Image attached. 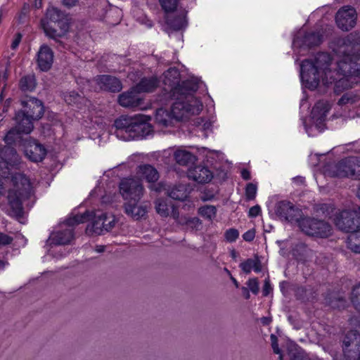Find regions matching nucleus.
<instances>
[{"label":"nucleus","mask_w":360,"mask_h":360,"mask_svg":"<svg viewBox=\"0 0 360 360\" xmlns=\"http://www.w3.org/2000/svg\"><path fill=\"white\" fill-rule=\"evenodd\" d=\"M335 56V70L329 54L318 53L314 60H304L301 64L300 76L305 87L315 89L321 82L328 85L335 82L334 91L340 94L359 82L360 77V32L338 39L333 46Z\"/></svg>","instance_id":"nucleus-1"},{"label":"nucleus","mask_w":360,"mask_h":360,"mask_svg":"<svg viewBox=\"0 0 360 360\" xmlns=\"http://www.w3.org/2000/svg\"><path fill=\"white\" fill-rule=\"evenodd\" d=\"M31 192V184L24 174L16 173L12 176L8 193L9 214L17 219L22 217V201L30 195Z\"/></svg>","instance_id":"nucleus-2"},{"label":"nucleus","mask_w":360,"mask_h":360,"mask_svg":"<svg viewBox=\"0 0 360 360\" xmlns=\"http://www.w3.org/2000/svg\"><path fill=\"white\" fill-rule=\"evenodd\" d=\"M41 23L46 36L54 39L63 37L69 30L66 16L55 7L47 9Z\"/></svg>","instance_id":"nucleus-3"},{"label":"nucleus","mask_w":360,"mask_h":360,"mask_svg":"<svg viewBox=\"0 0 360 360\" xmlns=\"http://www.w3.org/2000/svg\"><path fill=\"white\" fill-rule=\"evenodd\" d=\"M202 104L192 94L183 96L172 105V115L175 120H183L192 115L198 114Z\"/></svg>","instance_id":"nucleus-4"},{"label":"nucleus","mask_w":360,"mask_h":360,"mask_svg":"<svg viewBox=\"0 0 360 360\" xmlns=\"http://www.w3.org/2000/svg\"><path fill=\"white\" fill-rule=\"evenodd\" d=\"M297 223L301 231L310 236L327 238L332 233L331 226L323 220L304 217L299 219Z\"/></svg>","instance_id":"nucleus-5"},{"label":"nucleus","mask_w":360,"mask_h":360,"mask_svg":"<svg viewBox=\"0 0 360 360\" xmlns=\"http://www.w3.org/2000/svg\"><path fill=\"white\" fill-rule=\"evenodd\" d=\"M32 119L22 111L18 112L15 117V127L11 129L4 137L7 144H11L20 138L21 134H30L33 129Z\"/></svg>","instance_id":"nucleus-6"},{"label":"nucleus","mask_w":360,"mask_h":360,"mask_svg":"<svg viewBox=\"0 0 360 360\" xmlns=\"http://www.w3.org/2000/svg\"><path fill=\"white\" fill-rule=\"evenodd\" d=\"M92 214L86 212L82 214H77L67 220L66 224L69 226L64 231H58L51 234L50 240L55 245H65L70 242L73 238L71 226L86 222Z\"/></svg>","instance_id":"nucleus-7"},{"label":"nucleus","mask_w":360,"mask_h":360,"mask_svg":"<svg viewBox=\"0 0 360 360\" xmlns=\"http://www.w3.org/2000/svg\"><path fill=\"white\" fill-rule=\"evenodd\" d=\"M333 177H348L360 176V158H349L332 166L328 172Z\"/></svg>","instance_id":"nucleus-8"},{"label":"nucleus","mask_w":360,"mask_h":360,"mask_svg":"<svg viewBox=\"0 0 360 360\" xmlns=\"http://www.w3.org/2000/svg\"><path fill=\"white\" fill-rule=\"evenodd\" d=\"M335 226L345 232L355 233L360 228V214L357 210H342L333 219Z\"/></svg>","instance_id":"nucleus-9"},{"label":"nucleus","mask_w":360,"mask_h":360,"mask_svg":"<svg viewBox=\"0 0 360 360\" xmlns=\"http://www.w3.org/2000/svg\"><path fill=\"white\" fill-rule=\"evenodd\" d=\"M120 193L127 202H139L143 195V187L139 179H123L120 185Z\"/></svg>","instance_id":"nucleus-10"},{"label":"nucleus","mask_w":360,"mask_h":360,"mask_svg":"<svg viewBox=\"0 0 360 360\" xmlns=\"http://www.w3.org/2000/svg\"><path fill=\"white\" fill-rule=\"evenodd\" d=\"M343 353L346 360L360 359V335L356 331L347 333L343 340Z\"/></svg>","instance_id":"nucleus-11"},{"label":"nucleus","mask_w":360,"mask_h":360,"mask_svg":"<svg viewBox=\"0 0 360 360\" xmlns=\"http://www.w3.org/2000/svg\"><path fill=\"white\" fill-rule=\"evenodd\" d=\"M357 13L351 6H344L338 10L335 16L338 27L342 30L347 31L354 27Z\"/></svg>","instance_id":"nucleus-12"},{"label":"nucleus","mask_w":360,"mask_h":360,"mask_svg":"<svg viewBox=\"0 0 360 360\" xmlns=\"http://www.w3.org/2000/svg\"><path fill=\"white\" fill-rule=\"evenodd\" d=\"M25 154L31 161L40 162L46 156V150L39 143L30 140L25 145Z\"/></svg>","instance_id":"nucleus-13"},{"label":"nucleus","mask_w":360,"mask_h":360,"mask_svg":"<svg viewBox=\"0 0 360 360\" xmlns=\"http://www.w3.org/2000/svg\"><path fill=\"white\" fill-rule=\"evenodd\" d=\"M22 105L24 108L22 112L27 114L32 120H38L44 114L42 103L35 98H29L26 101H22Z\"/></svg>","instance_id":"nucleus-14"},{"label":"nucleus","mask_w":360,"mask_h":360,"mask_svg":"<svg viewBox=\"0 0 360 360\" xmlns=\"http://www.w3.org/2000/svg\"><path fill=\"white\" fill-rule=\"evenodd\" d=\"M106 214L102 212H96L94 213L93 221L88 224L86 232L89 235H100L104 231H108L107 225L105 224Z\"/></svg>","instance_id":"nucleus-15"},{"label":"nucleus","mask_w":360,"mask_h":360,"mask_svg":"<svg viewBox=\"0 0 360 360\" xmlns=\"http://www.w3.org/2000/svg\"><path fill=\"white\" fill-rule=\"evenodd\" d=\"M53 62V52L51 49L46 44L41 46L37 53V64L42 71L49 70Z\"/></svg>","instance_id":"nucleus-16"},{"label":"nucleus","mask_w":360,"mask_h":360,"mask_svg":"<svg viewBox=\"0 0 360 360\" xmlns=\"http://www.w3.org/2000/svg\"><path fill=\"white\" fill-rule=\"evenodd\" d=\"M155 208L158 214L166 217L171 215L174 219L179 217V212L174 205L168 202L167 199L159 198L155 202Z\"/></svg>","instance_id":"nucleus-17"},{"label":"nucleus","mask_w":360,"mask_h":360,"mask_svg":"<svg viewBox=\"0 0 360 360\" xmlns=\"http://www.w3.org/2000/svg\"><path fill=\"white\" fill-rule=\"evenodd\" d=\"M298 210L293 205L288 201L279 202L276 207V214L283 219L292 221L297 215Z\"/></svg>","instance_id":"nucleus-18"},{"label":"nucleus","mask_w":360,"mask_h":360,"mask_svg":"<svg viewBox=\"0 0 360 360\" xmlns=\"http://www.w3.org/2000/svg\"><path fill=\"white\" fill-rule=\"evenodd\" d=\"M188 176L200 184H205L211 181L212 173L205 167L197 166L188 170Z\"/></svg>","instance_id":"nucleus-19"},{"label":"nucleus","mask_w":360,"mask_h":360,"mask_svg":"<svg viewBox=\"0 0 360 360\" xmlns=\"http://www.w3.org/2000/svg\"><path fill=\"white\" fill-rule=\"evenodd\" d=\"M114 127H116V131L114 133L117 137H120V133L122 131L130 132L131 131H136L137 129H142V125L137 124L136 122L132 119L122 117L117 119L114 121Z\"/></svg>","instance_id":"nucleus-20"},{"label":"nucleus","mask_w":360,"mask_h":360,"mask_svg":"<svg viewBox=\"0 0 360 360\" xmlns=\"http://www.w3.org/2000/svg\"><path fill=\"white\" fill-rule=\"evenodd\" d=\"M138 93L135 90V87L129 92L124 93L119 97L118 102L123 106L127 108L139 107L142 99L136 94Z\"/></svg>","instance_id":"nucleus-21"},{"label":"nucleus","mask_w":360,"mask_h":360,"mask_svg":"<svg viewBox=\"0 0 360 360\" xmlns=\"http://www.w3.org/2000/svg\"><path fill=\"white\" fill-rule=\"evenodd\" d=\"M330 109V104L327 101H321L317 102L311 110L312 119L316 122L322 123Z\"/></svg>","instance_id":"nucleus-22"},{"label":"nucleus","mask_w":360,"mask_h":360,"mask_svg":"<svg viewBox=\"0 0 360 360\" xmlns=\"http://www.w3.org/2000/svg\"><path fill=\"white\" fill-rule=\"evenodd\" d=\"M136 174L139 178L144 179L148 182L156 181L159 178L157 169L150 165H142L138 167Z\"/></svg>","instance_id":"nucleus-23"},{"label":"nucleus","mask_w":360,"mask_h":360,"mask_svg":"<svg viewBox=\"0 0 360 360\" xmlns=\"http://www.w3.org/2000/svg\"><path fill=\"white\" fill-rule=\"evenodd\" d=\"M0 156L5 164L13 166L19 162L20 158L15 150L11 146H5L0 151Z\"/></svg>","instance_id":"nucleus-24"},{"label":"nucleus","mask_w":360,"mask_h":360,"mask_svg":"<svg viewBox=\"0 0 360 360\" xmlns=\"http://www.w3.org/2000/svg\"><path fill=\"white\" fill-rule=\"evenodd\" d=\"M174 158L176 163L182 166L193 164L196 160L193 153L184 149H177L174 153Z\"/></svg>","instance_id":"nucleus-25"},{"label":"nucleus","mask_w":360,"mask_h":360,"mask_svg":"<svg viewBox=\"0 0 360 360\" xmlns=\"http://www.w3.org/2000/svg\"><path fill=\"white\" fill-rule=\"evenodd\" d=\"M138 202L130 201L125 205L126 212L132 217L139 219L143 217L147 212L146 208L137 205Z\"/></svg>","instance_id":"nucleus-26"},{"label":"nucleus","mask_w":360,"mask_h":360,"mask_svg":"<svg viewBox=\"0 0 360 360\" xmlns=\"http://www.w3.org/2000/svg\"><path fill=\"white\" fill-rule=\"evenodd\" d=\"M158 85V81L155 77L144 78L135 86L138 93L150 92L153 91Z\"/></svg>","instance_id":"nucleus-27"},{"label":"nucleus","mask_w":360,"mask_h":360,"mask_svg":"<svg viewBox=\"0 0 360 360\" xmlns=\"http://www.w3.org/2000/svg\"><path fill=\"white\" fill-rule=\"evenodd\" d=\"M174 120L172 113H169L165 109L160 108L157 110L155 121L158 124L162 127H168L172 124Z\"/></svg>","instance_id":"nucleus-28"},{"label":"nucleus","mask_w":360,"mask_h":360,"mask_svg":"<svg viewBox=\"0 0 360 360\" xmlns=\"http://www.w3.org/2000/svg\"><path fill=\"white\" fill-rule=\"evenodd\" d=\"M240 267L245 274H250L252 270H254L256 273L262 271L261 262L257 257L246 259L240 263Z\"/></svg>","instance_id":"nucleus-29"},{"label":"nucleus","mask_w":360,"mask_h":360,"mask_svg":"<svg viewBox=\"0 0 360 360\" xmlns=\"http://www.w3.org/2000/svg\"><path fill=\"white\" fill-rule=\"evenodd\" d=\"M169 195L178 200H184L187 198L188 195V189L184 184H179L175 186L171 190L168 191Z\"/></svg>","instance_id":"nucleus-30"},{"label":"nucleus","mask_w":360,"mask_h":360,"mask_svg":"<svg viewBox=\"0 0 360 360\" xmlns=\"http://www.w3.org/2000/svg\"><path fill=\"white\" fill-rule=\"evenodd\" d=\"M167 23L172 29L174 30H180L185 28L187 25V20L185 13L181 12L179 15L173 19L167 17Z\"/></svg>","instance_id":"nucleus-31"},{"label":"nucleus","mask_w":360,"mask_h":360,"mask_svg":"<svg viewBox=\"0 0 360 360\" xmlns=\"http://www.w3.org/2000/svg\"><path fill=\"white\" fill-rule=\"evenodd\" d=\"M347 246L353 252L360 254V231H356L349 236Z\"/></svg>","instance_id":"nucleus-32"},{"label":"nucleus","mask_w":360,"mask_h":360,"mask_svg":"<svg viewBox=\"0 0 360 360\" xmlns=\"http://www.w3.org/2000/svg\"><path fill=\"white\" fill-rule=\"evenodd\" d=\"M179 71L176 68L169 69L165 73V84L172 86L179 82Z\"/></svg>","instance_id":"nucleus-33"},{"label":"nucleus","mask_w":360,"mask_h":360,"mask_svg":"<svg viewBox=\"0 0 360 360\" xmlns=\"http://www.w3.org/2000/svg\"><path fill=\"white\" fill-rule=\"evenodd\" d=\"M35 86L36 82L34 75H27L20 79V86L23 91H32Z\"/></svg>","instance_id":"nucleus-34"},{"label":"nucleus","mask_w":360,"mask_h":360,"mask_svg":"<svg viewBox=\"0 0 360 360\" xmlns=\"http://www.w3.org/2000/svg\"><path fill=\"white\" fill-rule=\"evenodd\" d=\"M322 41L319 33L311 32L305 35L303 44L308 46H316Z\"/></svg>","instance_id":"nucleus-35"},{"label":"nucleus","mask_w":360,"mask_h":360,"mask_svg":"<svg viewBox=\"0 0 360 360\" xmlns=\"http://www.w3.org/2000/svg\"><path fill=\"white\" fill-rule=\"evenodd\" d=\"M99 88L103 90L110 91L112 86V80L109 75H101L96 79Z\"/></svg>","instance_id":"nucleus-36"},{"label":"nucleus","mask_w":360,"mask_h":360,"mask_svg":"<svg viewBox=\"0 0 360 360\" xmlns=\"http://www.w3.org/2000/svg\"><path fill=\"white\" fill-rule=\"evenodd\" d=\"M198 213L203 217L212 220L217 214V210L214 206L205 205L199 208Z\"/></svg>","instance_id":"nucleus-37"},{"label":"nucleus","mask_w":360,"mask_h":360,"mask_svg":"<svg viewBox=\"0 0 360 360\" xmlns=\"http://www.w3.org/2000/svg\"><path fill=\"white\" fill-rule=\"evenodd\" d=\"M64 100L68 104L72 105L79 103L82 98L75 91H70L64 94Z\"/></svg>","instance_id":"nucleus-38"},{"label":"nucleus","mask_w":360,"mask_h":360,"mask_svg":"<svg viewBox=\"0 0 360 360\" xmlns=\"http://www.w3.org/2000/svg\"><path fill=\"white\" fill-rule=\"evenodd\" d=\"M359 96L357 94L353 92H347L341 97L338 103L340 105H345L348 103L352 104L359 101Z\"/></svg>","instance_id":"nucleus-39"},{"label":"nucleus","mask_w":360,"mask_h":360,"mask_svg":"<svg viewBox=\"0 0 360 360\" xmlns=\"http://www.w3.org/2000/svg\"><path fill=\"white\" fill-rule=\"evenodd\" d=\"M351 300L354 307L360 311V284L354 286L352 291Z\"/></svg>","instance_id":"nucleus-40"},{"label":"nucleus","mask_w":360,"mask_h":360,"mask_svg":"<svg viewBox=\"0 0 360 360\" xmlns=\"http://www.w3.org/2000/svg\"><path fill=\"white\" fill-rule=\"evenodd\" d=\"M162 9L166 12L174 11L177 6L178 0H159Z\"/></svg>","instance_id":"nucleus-41"},{"label":"nucleus","mask_w":360,"mask_h":360,"mask_svg":"<svg viewBox=\"0 0 360 360\" xmlns=\"http://www.w3.org/2000/svg\"><path fill=\"white\" fill-rule=\"evenodd\" d=\"M326 303L332 308H342L345 306L346 300L342 297H333L326 300Z\"/></svg>","instance_id":"nucleus-42"},{"label":"nucleus","mask_w":360,"mask_h":360,"mask_svg":"<svg viewBox=\"0 0 360 360\" xmlns=\"http://www.w3.org/2000/svg\"><path fill=\"white\" fill-rule=\"evenodd\" d=\"M257 185L254 184L252 183H249L246 186V188H245L246 198L248 200L255 199L256 194H257Z\"/></svg>","instance_id":"nucleus-43"},{"label":"nucleus","mask_w":360,"mask_h":360,"mask_svg":"<svg viewBox=\"0 0 360 360\" xmlns=\"http://www.w3.org/2000/svg\"><path fill=\"white\" fill-rule=\"evenodd\" d=\"M187 226L193 230H199L201 228V221L197 217H193L186 221Z\"/></svg>","instance_id":"nucleus-44"},{"label":"nucleus","mask_w":360,"mask_h":360,"mask_svg":"<svg viewBox=\"0 0 360 360\" xmlns=\"http://www.w3.org/2000/svg\"><path fill=\"white\" fill-rule=\"evenodd\" d=\"M247 285L249 290H250L253 294L257 295L259 290V283L257 278H250L247 281Z\"/></svg>","instance_id":"nucleus-45"},{"label":"nucleus","mask_w":360,"mask_h":360,"mask_svg":"<svg viewBox=\"0 0 360 360\" xmlns=\"http://www.w3.org/2000/svg\"><path fill=\"white\" fill-rule=\"evenodd\" d=\"M238 236L239 233L238 230L234 229H230L225 233V238L226 240L231 243L236 241Z\"/></svg>","instance_id":"nucleus-46"},{"label":"nucleus","mask_w":360,"mask_h":360,"mask_svg":"<svg viewBox=\"0 0 360 360\" xmlns=\"http://www.w3.org/2000/svg\"><path fill=\"white\" fill-rule=\"evenodd\" d=\"M13 240V238L4 233H0V248L10 244Z\"/></svg>","instance_id":"nucleus-47"},{"label":"nucleus","mask_w":360,"mask_h":360,"mask_svg":"<svg viewBox=\"0 0 360 360\" xmlns=\"http://www.w3.org/2000/svg\"><path fill=\"white\" fill-rule=\"evenodd\" d=\"M13 240V238L4 233H0V248L10 244Z\"/></svg>","instance_id":"nucleus-48"},{"label":"nucleus","mask_w":360,"mask_h":360,"mask_svg":"<svg viewBox=\"0 0 360 360\" xmlns=\"http://www.w3.org/2000/svg\"><path fill=\"white\" fill-rule=\"evenodd\" d=\"M255 236V232L254 230H249L246 231L243 235V238L245 241L250 242L252 241Z\"/></svg>","instance_id":"nucleus-49"},{"label":"nucleus","mask_w":360,"mask_h":360,"mask_svg":"<svg viewBox=\"0 0 360 360\" xmlns=\"http://www.w3.org/2000/svg\"><path fill=\"white\" fill-rule=\"evenodd\" d=\"M261 212V208L259 205L252 207L249 210V216L255 217L258 216Z\"/></svg>","instance_id":"nucleus-50"},{"label":"nucleus","mask_w":360,"mask_h":360,"mask_svg":"<svg viewBox=\"0 0 360 360\" xmlns=\"http://www.w3.org/2000/svg\"><path fill=\"white\" fill-rule=\"evenodd\" d=\"M271 339L272 340V348L274 349V352L276 354H280L281 351H280V349L278 348L276 337L274 335H271Z\"/></svg>","instance_id":"nucleus-51"},{"label":"nucleus","mask_w":360,"mask_h":360,"mask_svg":"<svg viewBox=\"0 0 360 360\" xmlns=\"http://www.w3.org/2000/svg\"><path fill=\"white\" fill-rule=\"evenodd\" d=\"M8 77L6 70L3 69L0 70V85L4 84Z\"/></svg>","instance_id":"nucleus-52"},{"label":"nucleus","mask_w":360,"mask_h":360,"mask_svg":"<svg viewBox=\"0 0 360 360\" xmlns=\"http://www.w3.org/2000/svg\"><path fill=\"white\" fill-rule=\"evenodd\" d=\"M271 290V285L268 281H265L263 289V295L266 296Z\"/></svg>","instance_id":"nucleus-53"},{"label":"nucleus","mask_w":360,"mask_h":360,"mask_svg":"<svg viewBox=\"0 0 360 360\" xmlns=\"http://www.w3.org/2000/svg\"><path fill=\"white\" fill-rule=\"evenodd\" d=\"M241 291L243 297L248 300L250 297V290L247 287H242Z\"/></svg>","instance_id":"nucleus-54"},{"label":"nucleus","mask_w":360,"mask_h":360,"mask_svg":"<svg viewBox=\"0 0 360 360\" xmlns=\"http://www.w3.org/2000/svg\"><path fill=\"white\" fill-rule=\"evenodd\" d=\"M121 89L122 85L118 79L114 78V91H120Z\"/></svg>","instance_id":"nucleus-55"},{"label":"nucleus","mask_w":360,"mask_h":360,"mask_svg":"<svg viewBox=\"0 0 360 360\" xmlns=\"http://www.w3.org/2000/svg\"><path fill=\"white\" fill-rule=\"evenodd\" d=\"M63 4L68 7H72L76 4L77 0H63Z\"/></svg>","instance_id":"nucleus-56"},{"label":"nucleus","mask_w":360,"mask_h":360,"mask_svg":"<svg viewBox=\"0 0 360 360\" xmlns=\"http://www.w3.org/2000/svg\"><path fill=\"white\" fill-rule=\"evenodd\" d=\"M241 176L245 180H249L251 177L250 172L247 169H243L241 171Z\"/></svg>","instance_id":"nucleus-57"},{"label":"nucleus","mask_w":360,"mask_h":360,"mask_svg":"<svg viewBox=\"0 0 360 360\" xmlns=\"http://www.w3.org/2000/svg\"><path fill=\"white\" fill-rule=\"evenodd\" d=\"M20 39H21V35L18 34L17 37L13 40L12 45H11V46L13 49H15L19 45Z\"/></svg>","instance_id":"nucleus-58"},{"label":"nucleus","mask_w":360,"mask_h":360,"mask_svg":"<svg viewBox=\"0 0 360 360\" xmlns=\"http://www.w3.org/2000/svg\"><path fill=\"white\" fill-rule=\"evenodd\" d=\"M105 247L103 245H98L96 248V252H103L105 250Z\"/></svg>","instance_id":"nucleus-59"},{"label":"nucleus","mask_w":360,"mask_h":360,"mask_svg":"<svg viewBox=\"0 0 360 360\" xmlns=\"http://www.w3.org/2000/svg\"><path fill=\"white\" fill-rule=\"evenodd\" d=\"M42 0H34V6L37 8H39L41 7Z\"/></svg>","instance_id":"nucleus-60"},{"label":"nucleus","mask_w":360,"mask_h":360,"mask_svg":"<svg viewBox=\"0 0 360 360\" xmlns=\"http://www.w3.org/2000/svg\"><path fill=\"white\" fill-rule=\"evenodd\" d=\"M270 322H271V319H269V318H266V317H264V318H263V319H262V323H263L264 324L267 325V324H269Z\"/></svg>","instance_id":"nucleus-61"},{"label":"nucleus","mask_w":360,"mask_h":360,"mask_svg":"<svg viewBox=\"0 0 360 360\" xmlns=\"http://www.w3.org/2000/svg\"><path fill=\"white\" fill-rule=\"evenodd\" d=\"M231 281H233V283H234V285H236V288H238L239 286V284L238 283V281H236V278H234L233 277H231Z\"/></svg>","instance_id":"nucleus-62"},{"label":"nucleus","mask_w":360,"mask_h":360,"mask_svg":"<svg viewBox=\"0 0 360 360\" xmlns=\"http://www.w3.org/2000/svg\"><path fill=\"white\" fill-rule=\"evenodd\" d=\"M231 257L233 258V259H236V257H237V253L235 250H232L231 252Z\"/></svg>","instance_id":"nucleus-63"},{"label":"nucleus","mask_w":360,"mask_h":360,"mask_svg":"<svg viewBox=\"0 0 360 360\" xmlns=\"http://www.w3.org/2000/svg\"><path fill=\"white\" fill-rule=\"evenodd\" d=\"M4 266H5L4 262L0 260V269H4Z\"/></svg>","instance_id":"nucleus-64"}]
</instances>
